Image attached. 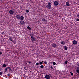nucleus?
Segmentation results:
<instances>
[{
  "label": "nucleus",
  "mask_w": 79,
  "mask_h": 79,
  "mask_svg": "<svg viewBox=\"0 0 79 79\" xmlns=\"http://www.w3.org/2000/svg\"><path fill=\"white\" fill-rule=\"evenodd\" d=\"M51 6H52V4L50 2H48V4L46 6V7L48 9H50L51 8Z\"/></svg>",
  "instance_id": "nucleus-1"
},
{
  "label": "nucleus",
  "mask_w": 79,
  "mask_h": 79,
  "mask_svg": "<svg viewBox=\"0 0 79 79\" xmlns=\"http://www.w3.org/2000/svg\"><path fill=\"white\" fill-rule=\"evenodd\" d=\"M54 4L55 6H57V5H59V3H58V2L57 1H55L54 2Z\"/></svg>",
  "instance_id": "nucleus-2"
},
{
  "label": "nucleus",
  "mask_w": 79,
  "mask_h": 79,
  "mask_svg": "<svg viewBox=\"0 0 79 79\" xmlns=\"http://www.w3.org/2000/svg\"><path fill=\"white\" fill-rule=\"evenodd\" d=\"M9 13H10V15H13V13H14V11H13L12 10H10L9 11Z\"/></svg>",
  "instance_id": "nucleus-3"
},
{
  "label": "nucleus",
  "mask_w": 79,
  "mask_h": 79,
  "mask_svg": "<svg viewBox=\"0 0 79 79\" xmlns=\"http://www.w3.org/2000/svg\"><path fill=\"white\" fill-rule=\"evenodd\" d=\"M45 77L47 79H50V76L48 75H46Z\"/></svg>",
  "instance_id": "nucleus-4"
},
{
  "label": "nucleus",
  "mask_w": 79,
  "mask_h": 79,
  "mask_svg": "<svg viewBox=\"0 0 79 79\" xmlns=\"http://www.w3.org/2000/svg\"><path fill=\"white\" fill-rule=\"evenodd\" d=\"M73 45H76L77 44V41L76 40H73Z\"/></svg>",
  "instance_id": "nucleus-5"
},
{
  "label": "nucleus",
  "mask_w": 79,
  "mask_h": 79,
  "mask_svg": "<svg viewBox=\"0 0 79 79\" xmlns=\"http://www.w3.org/2000/svg\"><path fill=\"white\" fill-rule=\"evenodd\" d=\"M76 71V73H78V74H79V67H78L77 68Z\"/></svg>",
  "instance_id": "nucleus-6"
},
{
  "label": "nucleus",
  "mask_w": 79,
  "mask_h": 79,
  "mask_svg": "<svg viewBox=\"0 0 79 79\" xmlns=\"http://www.w3.org/2000/svg\"><path fill=\"white\" fill-rule=\"evenodd\" d=\"M65 6H70V4H69V2H66Z\"/></svg>",
  "instance_id": "nucleus-7"
},
{
  "label": "nucleus",
  "mask_w": 79,
  "mask_h": 79,
  "mask_svg": "<svg viewBox=\"0 0 79 79\" xmlns=\"http://www.w3.org/2000/svg\"><path fill=\"white\" fill-rule=\"evenodd\" d=\"M52 46L53 47H54V48H56L57 47L56 45V44H55V43H53L52 44Z\"/></svg>",
  "instance_id": "nucleus-8"
},
{
  "label": "nucleus",
  "mask_w": 79,
  "mask_h": 79,
  "mask_svg": "<svg viewBox=\"0 0 79 79\" xmlns=\"http://www.w3.org/2000/svg\"><path fill=\"white\" fill-rule=\"evenodd\" d=\"M61 44H62V45H65L66 44V42L64 41H62L61 42H60Z\"/></svg>",
  "instance_id": "nucleus-9"
},
{
  "label": "nucleus",
  "mask_w": 79,
  "mask_h": 79,
  "mask_svg": "<svg viewBox=\"0 0 79 79\" xmlns=\"http://www.w3.org/2000/svg\"><path fill=\"white\" fill-rule=\"evenodd\" d=\"M16 17L17 19H20V16L19 15H17L16 16Z\"/></svg>",
  "instance_id": "nucleus-10"
},
{
  "label": "nucleus",
  "mask_w": 79,
  "mask_h": 79,
  "mask_svg": "<svg viewBox=\"0 0 79 79\" xmlns=\"http://www.w3.org/2000/svg\"><path fill=\"white\" fill-rule=\"evenodd\" d=\"M20 23H21V24H24L25 23L24 21H20Z\"/></svg>",
  "instance_id": "nucleus-11"
},
{
  "label": "nucleus",
  "mask_w": 79,
  "mask_h": 79,
  "mask_svg": "<svg viewBox=\"0 0 79 79\" xmlns=\"http://www.w3.org/2000/svg\"><path fill=\"white\" fill-rule=\"evenodd\" d=\"M20 18L22 20V21H23L24 19V18L23 17V16H21V17H20Z\"/></svg>",
  "instance_id": "nucleus-12"
},
{
  "label": "nucleus",
  "mask_w": 79,
  "mask_h": 79,
  "mask_svg": "<svg viewBox=\"0 0 79 79\" xmlns=\"http://www.w3.org/2000/svg\"><path fill=\"white\" fill-rule=\"evenodd\" d=\"M31 40L32 41H33V42H34V41H35L36 40H35V39L34 38L33 39H31Z\"/></svg>",
  "instance_id": "nucleus-13"
},
{
  "label": "nucleus",
  "mask_w": 79,
  "mask_h": 79,
  "mask_svg": "<svg viewBox=\"0 0 79 79\" xmlns=\"http://www.w3.org/2000/svg\"><path fill=\"white\" fill-rule=\"evenodd\" d=\"M9 40H11V41H13V38H12V37H10L9 38Z\"/></svg>",
  "instance_id": "nucleus-14"
},
{
  "label": "nucleus",
  "mask_w": 79,
  "mask_h": 79,
  "mask_svg": "<svg viewBox=\"0 0 79 79\" xmlns=\"http://www.w3.org/2000/svg\"><path fill=\"white\" fill-rule=\"evenodd\" d=\"M64 50H67V49H68V47H67L66 46H64Z\"/></svg>",
  "instance_id": "nucleus-15"
},
{
  "label": "nucleus",
  "mask_w": 79,
  "mask_h": 79,
  "mask_svg": "<svg viewBox=\"0 0 79 79\" xmlns=\"http://www.w3.org/2000/svg\"><path fill=\"white\" fill-rule=\"evenodd\" d=\"M2 67L4 68H5V67H6V65L5 64H4L2 65Z\"/></svg>",
  "instance_id": "nucleus-16"
},
{
  "label": "nucleus",
  "mask_w": 79,
  "mask_h": 79,
  "mask_svg": "<svg viewBox=\"0 0 79 79\" xmlns=\"http://www.w3.org/2000/svg\"><path fill=\"white\" fill-rule=\"evenodd\" d=\"M27 29H28L29 30H31V27H30L29 26L27 27Z\"/></svg>",
  "instance_id": "nucleus-17"
},
{
  "label": "nucleus",
  "mask_w": 79,
  "mask_h": 79,
  "mask_svg": "<svg viewBox=\"0 0 79 79\" xmlns=\"http://www.w3.org/2000/svg\"><path fill=\"white\" fill-rule=\"evenodd\" d=\"M67 63H68V61L66 60L64 62V64H67Z\"/></svg>",
  "instance_id": "nucleus-18"
},
{
  "label": "nucleus",
  "mask_w": 79,
  "mask_h": 79,
  "mask_svg": "<svg viewBox=\"0 0 79 79\" xmlns=\"http://www.w3.org/2000/svg\"><path fill=\"white\" fill-rule=\"evenodd\" d=\"M8 67L5 69V72H6V71H8Z\"/></svg>",
  "instance_id": "nucleus-19"
},
{
  "label": "nucleus",
  "mask_w": 79,
  "mask_h": 79,
  "mask_svg": "<svg viewBox=\"0 0 79 79\" xmlns=\"http://www.w3.org/2000/svg\"><path fill=\"white\" fill-rule=\"evenodd\" d=\"M43 64V62H40L39 63V64H40V65H41Z\"/></svg>",
  "instance_id": "nucleus-20"
},
{
  "label": "nucleus",
  "mask_w": 79,
  "mask_h": 79,
  "mask_svg": "<svg viewBox=\"0 0 79 79\" xmlns=\"http://www.w3.org/2000/svg\"><path fill=\"white\" fill-rule=\"evenodd\" d=\"M40 68H44V66L43 65H41L40 66Z\"/></svg>",
  "instance_id": "nucleus-21"
},
{
  "label": "nucleus",
  "mask_w": 79,
  "mask_h": 79,
  "mask_svg": "<svg viewBox=\"0 0 79 79\" xmlns=\"http://www.w3.org/2000/svg\"><path fill=\"white\" fill-rule=\"evenodd\" d=\"M26 13H29V10H26Z\"/></svg>",
  "instance_id": "nucleus-22"
},
{
  "label": "nucleus",
  "mask_w": 79,
  "mask_h": 79,
  "mask_svg": "<svg viewBox=\"0 0 79 79\" xmlns=\"http://www.w3.org/2000/svg\"><path fill=\"white\" fill-rule=\"evenodd\" d=\"M43 21H45V19L43 18L42 19Z\"/></svg>",
  "instance_id": "nucleus-23"
},
{
  "label": "nucleus",
  "mask_w": 79,
  "mask_h": 79,
  "mask_svg": "<svg viewBox=\"0 0 79 79\" xmlns=\"http://www.w3.org/2000/svg\"><path fill=\"white\" fill-rule=\"evenodd\" d=\"M44 64H47V62L46 61H45L44 62Z\"/></svg>",
  "instance_id": "nucleus-24"
},
{
  "label": "nucleus",
  "mask_w": 79,
  "mask_h": 79,
  "mask_svg": "<svg viewBox=\"0 0 79 79\" xmlns=\"http://www.w3.org/2000/svg\"><path fill=\"white\" fill-rule=\"evenodd\" d=\"M39 63L38 62L36 63V66H38V65H39Z\"/></svg>",
  "instance_id": "nucleus-25"
},
{
  "label": "nucleus",
  "mask_w": 79,
  "mask_h": 79,
  "mask_svg": "<svg viewBox=\"0 0 79 79\" xmlns=\"http://www.w3.org/2000/svg\"><path fill=\"white\" fill-rule=\"evenodd\" d=\"M53 64L54 65H55V64H56V63L55 62H53Z\"/></svg>",
  "instance_id": "nucleus-26"
},
{
  "label": "nucleus",
  "mask_w": 79,
  "mask_h": 79,
  "mask_svg": "<svg viewBox=\"0 0 79 79\" xmlns=\"http://www.w3.org/2000/svg\"><path fill=\"white\" fill-rule=\"evenodd\" d=\"M76 21H79V19H76Z\"/></svg>",
  "instance_id": "nucleus-27"
},
{
  "label": "nucleus",
  "mask_w": 79,
  "mask_h": 79,
  "mask_svg": "<svg viewBox=\"0 0 79 79\" xmlns=\"http://www.w3.org/2000/svg\"><path fill=\"white\" fill-rule=\"evenodd\" d=\"M31 37L32 39H34V36H31Z\"/></svg>",
  "instance_id": "nucleus-28"
},
{
  "label": "nucleus",
  "mask_w": 79,
  "mask_h": 79,
  "mask_svg": "<svg viewBox=\"0 0 79 79\" xmlns=\"http://www.w3.org/2000/svg\"><path fill=\"white\" fill-rule=\"evenodd\" d=\"M2 52H0V55H2Z\"/></svg>",
  "instance_id": "nucleus-29"
},
{
  "label": "nucleus",
  "mask_w": 79,
  "mask_h": 79,
  "mask_svg": "<svg viewBox=\"0 0 79 79\" xmlns=\"http://www.w3.org/2000/svg\"><path fill=\"white\" fill-rule=\"evenodd\" d=\"M70 74H71V75H72V76H73V73H70Z\"/></svg>",
  "instance_id": "nucleus-30"
},
{
  "label": "nucleus",
  "mask_w": 79,
  "mask_h": 79,
  "mask_svg": "<svg viewBox=\"0 0 79 79\" xmlns=\"http://www.w3.org/2000/svg\"><path fill=\"white\" fill-rule=\"evenodd\" d=\"M8 69H9L10 71V70H11V69L10 68L8 67Z\"/></svg>",
  "instance_id": "nucleus-31"
},
{
  "label": "nucleus",
  "mask_w": 79,
  "mask_h": 79,
  "mask_svg": "<svg viewBox=\"0 0 79 79\" xmlns=\"http://www.w3.org/2000/svg\"><path fill=\"white\" fill-rule=\"evenodd\" d=\"M0 75H2V72H0Z\"/></svg>",
  "instance_id": "nucleus-32"
},
{
  "label": "nucleus",
  "mask_w": 79,
  "mask_h": 79,
  "mask_svg": "<svg viewBox=\"0 0 79 79\" xmlns=\"http://www.w3.org/2000/svg\"><path fill=\"white\" fill-rule=\"evenodd\" d=\"M77 17H79V14L77 15Z\"/></svg>",
  "instance_id": "nucleus-33"
},
{
  "label": "nucleus",
  "mask_w": 79,
  "mask_h": 79,
  "mask_svg": "<svg viewBox=\"0 0 79 79\" xmlns=\"http://www.w3.org/2000/svg\"><path fill=\"white\" fill-rule=\"evenodd\" d=\"M77 66H79V63H78L77 64Z\"/></svg>",
  "instance_id": "nucleus-34"
},
{
  "label": "nucleus",
  "mask_w": 79,
  "mask_h": 79,
  "mask_svg": "<svg viewBox=\"0 0 79 79\" xmlns=\"http://www.w3.org/2000/svg\"><path fill=\"white\" fill-rule=\"evenodd\" d=\"M51 69H53V67H52V66H51Z\"/></svg>",
  "instance_id": "nucleus-35"
},
{
  "label": "nucleus",
  "mask_w": 79,
  "mask_h": 79,
  "mask_svg": "<svg viewBox=\"0 0 79 79\" xmlns=\"http://www.w3.org/2000/svg\"><path fill=\"white\" fill-rule=\"evenodd\" d=\"M7 76H10V74H7Z\"/></svg>",
  "instance_id": "nucleus-36"
},
{
  "label": "nucleus",
  "mask_w": 79,
  "mask_h": 79,
  "mask_svg": "<svg viewBox=\"0 0 79 79\" xmlns=\"http://www.w3.org/2000/svg\"><path fill=\"white\" fill-rule=\"evenodd\" d=\"M29 64H31V62H29Z\"/></svg>",
  "instance_id": "nucleus-37"
},
{
  "label": "nucleus",
  "mask_w": 79,
  "mask_h": 79,
  "mask_svg": "<svg viewBox=\"0 0 79 79\" xmlns=\"http://www.w3.org/2000/svg\"><path fill=\"white\" fill-rule=\"evenodd\" d=\"M2 0H0V1H2Z\"/></svg>",
  "instance_id": "nucleus-38"
},
{
  "label": "nucleus",
  "mask_w": 79,
  "mask_h": 79,
  "mask_svg": "<svg viewBox=\"0 0 79 79\" xmlns=\"http://www.w3.org/2000/svg\"><path fill=\"white\" fill-rule=\"evenodd\" d=\"M26 64H27V63H26Z\"/></svg>",
  "instance_id": "nucleus-39"
}]
</instances>
